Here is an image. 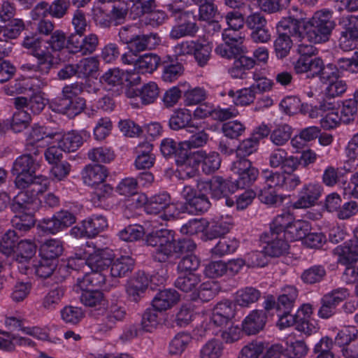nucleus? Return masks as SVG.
<instances>
[{
  "instance_id": "nucleus-1",
  "label": "nucleus",
  "mask_w": 358,
  "mask_h": 358,
  "mask_svg": "<svg viewBox=\"0 0 358 358\" xmlns=\"http://www.w3.org/2000/svg\"><path fill=\"white\" fill-rule=\"evenodd\" d=\"M145 243L155 249L152 257L159 263L169 262L173 257L179 258L182 254L192 252L196 244L189 238H175V231L168 229L153 231L145 236Z\"/></svg>"
},
{
  "instance_id": "nucleus-2",
  "label": "nucleus",
  "mask_w": 358,
  "mask_h": 358,
  "mask_svg": "<svg viewBox=\"0 0 358 358\" xmlns=\"http://www.w3.org/2000/svg\"><path fill=\"white\" fill-rule=\"evenodd\" d=\"M83 290L80 301L83 305L98 310L103 309L101 316L97 318V331L107 333L114 329L118 322L123 321L127 314L124 306L111 303L106 308L107 301L102 292L94 289Z\"/></svg>"
},
{
  "instance_id": "nucleus-3",
  "label": "nucleus",
  "mask_w": 358,
  "mask_h": 358,
  "mask_svg": "<svg viewBox=\"0 0 358 358\" xmlns=\"http://www.w3.org/2000/svg\"><path fill=\"white\" fill-rule=\"evenodd\" d=\"M331 10L324 8L316 11L304 27V36L313 43H322L328 41L336 22Z\"/></svg>"
},
{
  "instance_id": "nucleus-4",
  "label": "nucleus",
  "mask_w": 358,
  "mask_h": 358,
  "mask_svg": "<svg viewBox=\"0 0 358 358\" xmlns=\"http://www.w3.org/2000/svg\"><path fill=\"white\" fill-rule=\"evenodd\" d=\"M120 41L127 45V49L141 52L155 49L161 42L157 33L144 34L135 24L122 27L118 33Z\"/></svg>"
},
{
  "instance_id": "nucleus-5",
  "label": "nucleus",
  "mask_w": 358,
  "mask_h": 358,
  "mask_svg": "<svg viewBox=\"0 0 358 358\" xmlns=\"http://www.w3.org/2000/svg\"><path fill=\"white\" fill-rule=\"evenodd\" d=\"M35 182H32L19 192L13 199L10 208L13 213L23 211L34 212L38 207L40 200L38 195L47 191L50 185V180L48 178H38Z\"/></svg>"
},
{
  "instance_id": "nucleus-6",
  "label": "nucleus",
  "mask_w": 358,
  "mask_h": 358,
  "mask_svg": "<svg viewBox=\"0 0 358 358\" xmlns=\"http://www.w3.org/2000/svg\"><path fill=\"white\" fill-rule=\"evenodd\" d=\"M36 157L34 153L25 152L14 161L11 172L16 176L15 184L18 189H24L35 182L38 178H46L42 175H36V171L40 168V164L35 158Z\"/></svg>"
},
{
  "instance_id": "nucleus-7",
  "label": "nucleus",
  "mask_w": 358,
  "mask_h": 358,
  "mask_svg": "<svg viewBox=\"0 0 358 358\" xmlns=\"http://www.w3.org/2000/svg\"><path fill=\"white\" fill-rule=\"evenodd\" d=\"M205 189H195L189 185H185L181 192V196L185 199L184 203H180L181 213L191 215H199L206 212L210 207V202Z\"/></svg>"
},
{
  "instance_id": "nucleus-8",
  "label": "nucleus",
  "mask_w": 358,
  "mask_h": 358,
  "mask_svg": "<svg viewBox=\"0 0 358 358\" xmlns=\"http://www.w3.org/2000/svg\"><path fill=\"white\" fill-rule=\"evenodd\" d=\"M201 164L202 172L206 175L212 174L219 169L221 164V158L216 152L207 154L205 151L197 150L189 158L185 169V176L182 178H191L196 173V168Z\"/></svg>"
},
{
  "instance_id": "nucleus-9",
  "label": "nucleus",
  "mask_w": 358,
  "mask_h": 358,
  "mask_svg": "<svg viewBox=\"0 0 358 358\" xmlns=\"http://www.w3.org/2000/svg\"><path fill=\"white\" fill-rule=\"evenodd\" d=\"M141 76L131 71H124L117 69H109L101 78V81L105 85L108 91L119 94L124 83L129 85H138Z\"/></svg>"
},
{
  "instance_id": "nucleus-10",
  "label": "nucleus",
  "mask_w": 358,
  "mask_h": 358,
  "mask_svg": "<svg viewBox=\"0 0 358 358\" xmlns=\"http://www.w3.org/2000/svg\"><path fill=\"white\" fill-rule=\"evenodd\" d=\"M56 134L55 131L48 127L34 124L27 133L24 151L34 153L35 156H38L48 143L46 139L52 140Z\"/></svg>"
},
{
  "instance_id": "nucleus-11",
  "label": "nucleus",
  "mask_w": 358,
  "mask_h": 358,
  "mask_svg": "<svg viewBox=\"0 0 358 358\" xmlns=\"http://www.w3.org/2000/svg\"><path fill=\"white\" fill-rule=\"evenodd\" d=\"M349 295L350 292L345 287H338L325 294L320 299L317 316L324 320L329 319L336 313L337 306Z\"/></svg>"
},
{
  "instance_id": "nucleus-12",
  "label": "nucleus",
  "mask_w": 358,
  "mask_h": 358,
  "mask_svg": "<svg viewBox=\"0 0 358 358\" xmlns=\"http://www.w3.org/2000/svg\"><path fill=\"white\" fill-rule=\"evenodd\" d=\"M197 15L194 10H187L176 18L177 23L170 31V37L179 39L183 37H194L199 31Z\"/></svg>"
},
{
  "instance_id": "nucleus-13",
  "label": "nucleus",
  "mask_w": 358,
  "mask_h": 358,
  "mask_svg": "<svg viewBox=\"0 0 358 358\" xmlns=\"http://www.w3.org/2000/svg\"><path fill=\"white\" fill-rule=\"evenodd\" d=\"M197 187L205 189L215 199H220L237 190L235 182L220 176H214L208 181L199 182Z\"/></svg>"
},
{
  "instance_id": "nucleus-14",
  "label": "nucleus",
  "mask_w": 358,
  "mask_h": 358,
  "mask_svg": "<svg viewBox=\"0 0 358 358\" xmlns=\"http://www.w3.org/2000/svg\"><path fill=\"white\" fill-rule=\"evenodd\" d=\"M262 177L270 186H276L277 189L283 191H293L301 183L300 177L291 172L280 173L266 170L263 171Z\"/></svg>"
},
{
  "instance_id": "nucleus-15",
  "label": "nucleus",
  "mask_w": 358,
  "mask_h": 358,
  "mask_svg": "<svg viewBox=\"0 0 358 358\" xmlns=\"http://www.w3.org/2000/svg\"><path fill=\"white\" fill-rule=\"evenodd\" d=\"M323 192L321 184L317 182L305 183L298 192L297 200L291 203L293 209L307 208L315 206Z\"/></svg>"
},
{
  "instance_id": "nucleus-16",
  "label": "nucleus",
  "mask_w": 358,
  "mask_h": 358,
  "mask_svg": "<svg viewBox=\"0 0 358 358\" xmlns=\"http://www.w3.org/2000/svg\"><path fill=\"white\" fill-rule=\"evenodd\" d=\"M263 250L267 256L278 257L288 252L289 245L286 236H281L278 233L270 231L264 232L260 236Z\"/></svg>"
},
{
  "instance_id": "nucleus-17",
  "label": "nucleus",
  "mask_w": 358,
  "mask_h": 358,
  "mask_svg": "<svg viewBox=\"0 0 358 358\" xmlns=\"http://www.w3.org/2000/svg\"><path fill=\"white\" fill-rule=\"evenodd\" d=\"M313 306L309 303L301 304L294 315L295 329L307 336L317 331L318 327L313 319Z\"/></svg>"
},
{
  "instance_id": "nucleus-18",
  "label": "nucleus",
  "mask_w": 358,
  "mask_h": 358,
  "mask_svg": "<svg viewBox=\"0 0 358 358\" xmlns=\"http://www.w3.org/2000/svg\"><path fill=\"white\" fill-rule=\"evenodd\" d=\"M36 59V64L25 63L20 66V69L27 74L29 78H27L29 83H34V87H36V81H32L35 79H43L46 83L47 80L43 77L48 76L53 67L54 60L52 59Z\"/></svg>"
},
{
  "instance_id": "nucleus-19",
  "label": "nucleus",
  "mask_w": 358,
  "mask_h": 358,
  "mask_svg": "<svg viewBox=\"0 0 358 358\" xmlns=\"http://www.w3.org/2000/svg\"><path fill=\"white\" fill-rule=\"evenodd\" d=\"M153 280V278H149L143 271H138L126 285V293L130 301L138 302L143 296L149 282Z\"/></svg>"
},
{
  "instance_id": "nucleus-20",
  "label": "nucleus",
  "mask_w": 358,
  "mask_h": 358,
  "mask_svg": "<svg viewBox=\"0 0 358 358\" xmlns=\"http://www.w3.org/2000/svg\"><path fill=\"white\" fill-rule=\"evenodd\" d=\"M234 224L231 217H217L214 219L203 231L201 239L203 241H211L227 234Z\"/></svg>"
},
{
  "instance_id": "nucleus-21",
  "label": "nucleus",
  "mask_w": 358,
  "mask_h": 358,
  "mask_svg": "<svg viewBox=\"0 0 358 358\" xmlns=\"http://www.w3.org/2000/svg\"><path fill=\"white\" fill-rule=\"evenodd\" d=\"M22 45L28 50L29 55L34 57L53 60L55 59L52 53L48 50V47L45 45L43 41L37 34H27L24 37Z\"/></svg>"
},
{
  "instance_id": "nucleus-22",
  "label": "nucleus",
  "mask_w": 358,
  "mask_h": 358,
  "mask_svg": "<svg viewBox=\"0 0 358 358\" xmlns=\"http://www.w3.org/2000/svg\"><path fill=\"white\" fill-rule=\"evenodd\" d=\"M266 321V312L264 310H253L242 322L243 331L248 336L255 335L264 329Z\"/></svg>"
},
{
  "instance_id": "nucleus-23",
  "label": "nucleus",
  "mask_w": 358,
  "mask_h": 358,
  "mask_svg": "<svg viewBox=\"0 0 358 358\" xmlns=\"http://www.w3.org/2000/svg\"><path fill=\"white\" fill-rule=\"evenodd\" d=\"M33 81H36V87H34V83H29V81L24 77L18 78L5 85L2 90L6 95L13 96L24 94L27 91L34 92L46 85V82L43 79H35Z\"/></svg>"
},
{
  "instance_id": "nucleus-24",
  "label": "nucleus",
  "mask_w": 358,
  "mask_h": 358,
  "mask_svg": "<svg viewBox=\"0 0 358 358\" xmlns=\"http://www.w3.org/2000/svg\"><path fill=\"white\" fill-rule=\"evenodd\" d=\"M90 138V133L85 129L72 130L64 134L58 144L64 152H73L78 150Z\"/></svg>"
},
{
  "instance_id": "nucleus-25",
  "label": "nucleus",
  "mask_w": 358,
  "mask_h": 358,
  "mask_svg": "<svg viewBox=\"0 0 358 358\" xmlns=\"http://www.w3.org/2000/svg\"><path fill=\"white\" fill-rule=\"evenodd\" d=\"M209 135L204 130L199 131L192 134L188 140L182 141L180 152H179V162H189V158L194 153L192 148H199L204 146L208 141Z\"/></svg>"
},
{
  "instance_id": "nucleus-26",
  "label": "nucleus",
  "mask_w": 358,
  "mask_h": 358,
  "mask_svg": "<svg viewBox=\"0 0 358 358\" xmlns=\"http://www.w3.org/2000/svg\"><path fill=\"white\" fill-rule=\"evenodd\" d=\"M85 103L84 98L58 99L51 103L50 107L57 113L76 116L83 112L85 108Z\"/></svg>"
},
{
  "instance_id": "nucleus-27",
  "label": "nucleus",
  "mask_w": 358,
  "mask_h": 358,
  "mask_svg": "<svg viewBox=\"0 0 358 358\" xmlns=\"http://www.w3.org/2000/svg\"><path fill=\"white\" fill-rule=\"evenodd\" d=\"M36 252V245L30 240H22L17 243L16 250L15 251V261L21 264L18 268L22 273H27L29 266L26 265L35 256Z\"/></svg>"
},
{
  "instance_id": "nucleus-28",
  "label": "nucleus",
  "mask_w": 358,
  "mask_h": 358,
  "mask_svg": "<svg viewBox=\"0 0 358 358\" xmlns=\"http://www.w3.org/2000/svg\"><path fill=\"white\" fill-rule=\"evenodd\" d=\"M299 297V289L294 285H285L277 299L276 311L291 313Z\"/></svg>"
},
{
  "instance_id": "nucleus-29",
  "label": "nucleus",
  "mask_w": 358,
  "mask_h": 358,
  "mask_svg": "<svg viewBox=\"0 0 358 358\" xmlns=\"http://www.w3.org/2000/svg\"><path fill=\"white\" fill-rule=\"evenodd\" d=\"M304 22L302 17H294L288 16L283 17L277 24L278 34L285 33L290 36L304 38L303 29H304Z\"/></svg>"
},
{
  "instance_id": "nucleus-30",
  "label": "nucleus",
  "mask_w": 358,
  "mask_h": 358,
  "mask_svg": "<svg viewBox=\"0 0 358 358\" xmlns=\"http://www.w3.org/2000/svg\"><path fill=\"white\" fill-rule=\"evenodd\" d=\"M169 126L174 131L186 129L187 131L193 132L192 129H196L192 123L191 110L185 108L173 110L169 120Z\"/></svg>"
},
{
  "instance_id": "nucleus-31",
  "label": "nucleus",
  "mask_w": 358,
  "mask_h": 358,
  "mask_svg": "<svg viewBox=\"0 0 358 358\" xmlns=\"http://www.w3.org/2000/svg\"><path fill=\"white\" fill-rule=\"evenodd\" d=\"M108 175V169L100 164H88L82 171L83 182L92 187L105 182Z\"/></svg>"
},
{
  "instance_id": "nucleus-32",
  "label": "nucleus",
  "mask_w": 358,
  "mask_h": 358,
  "mask_svg": "<svg viewBox=\"0 0 358 358\" xmlns=\"http://www.w3.org/2000/svg\"><path fill=\"white\" fill-rule=\"evenodd\" d=\"M181 146L182 141L178 143L171 138H164L160 144V151L162 155L166 158L174 157L179 172L185 171L187 164L186 159L184 160L185 162H179L178 157ZM180 174L182 175L181 173Z\"/></svg>"
},
{
  "instance_id": "nucleus-33",
  "label": "nucleus",
  "mask_w": 358,
  "mask_h": 358,
  "mask_svg": "<svg viewBox=\"0 0 358 358\" xmlns=\"http://www.w3.org/2000/svg\"><path fill=\"white\" fill-rule=\"evenodd\" d=\"M333 254L337 257V262L343 266L358 262V249L349 241L337 245Z\"/></svg>"
},
{
  "instance_id": "nucleus-34",
  "label": "nucleus",
  "mask_w": 358,
  "mask_h": 358,
  "mask_svg": "<svg viewBox=\"0 0 358 358\" xmlns=\"http://www.w3.org/2000/svg\"><path fill=\"white\" fill-rule=\"evenodd\" d=\"M180 299L179 294L173 289L159 291L152 301V306L159 312L166 310L174 306Z\"/></svg>"
},
{
  "instance_id": "nucleus-35",
  "label": "nucleus",
  "mask_w": 358,
  "mask_h": 358,
  "mask_svg": "<svg viewBox=\"0 0 358 358\" xmlns=\"http://www.w3.org/2000/svg\"><path fill=\"white\" fill-rule=\"evenodd\" d=\"M255 66V60L253 58L241 55L234 59L228 72L233 78L243 79Z\"/></svg>"
},
{
  "instance_id": "nucleus-36",
  "label": "nucleus",
  "mask_w": 358,
  "mask_h": 358,
  "mask_svg": "<svg viewBox=\"0 0 358 358\" xmlns=\"http://www.w3.org/2000/svg\"><path fill=\"white\" fill-rule=\"evenodd\" d=\"M107 273L91 271V272L87 273L82 278H78L77 284L81 289H99L105 285Z\"/></svg>"
},
{
  "instance_id": "nucleus-37",
  "label": "nucleus",
  "mask_w": 358,
  "mask_h": 358,
  "mask_svg": "<svg viewBox=\"0 0 358 358\" xmlns=\"http://www.w3.org/2000/svg\"><path fill=\"white\" fill-rule=\"evenodd\" d=\"M171 196L167 192H162L150 196L145 203V210L148 214L157 215L169 204Z\"/></svg>"
},
{
  "instance_id": "nucleus-38",
  "label": "nucleus",
  "mask_w": 358,
  "mask_h": 358,
  "mask_svg": "<svg viewBox=\"0 0 358 358\" xmlns=\"http://www.w3.org/2000/svg\"><path fill=\"white\" fill-rule=\"evenodd\" d=\"M161 63V58L156 54L145 53L139 57L134 73L139 74L152 73Z\"/></svg>"
},
{
  "instance_id": "nucleus-39",
  "label": "nucleus",
  "mask_w": 358,
  "mask_h": 358,
  "mask_svg": "<svg viewBox=\"0 0 358 358\" xmlns=\"http://www.w3.org/2000/svg\"><path fill=\"white\" fill-rule=\"evenodd\" d=\"M63 241L57 238H50L41 245L39 255L41 257L57 262V259L63 253Z\"/></svg>"
},
{
  "instance_id": "nucleus-40",
  "label": "nucleus",
  "mask_w": 358,
  "mask_h": 358,
  "mask_svg": "<svg viewBox=\"0 0 358 358\" xmlns=\"http://www.w3.org/2000/svg\"><path fill=\"white\" fill-rule=\"evenodd\" d=\"M110 273L112 277L122 278L130 273L134 266V259L128 255H122L110 264Z\"/></svg>"
},
{
  "instance_id": "nucleus-41",
  "label": "nucleus",
  "mask_w": 358,
  "mask_h": 358,
  "mask_svg": "<svg viewBox=\"0 0 358 358\" xmlns=\"http://www.w3.org/2000/svg\"><path fill=\"white\" fill-rule=\"evenodd\" d=\"M162 79L166 83H173L183 73L184 67L177 59L164 61L162 64Z\"/></svg>"
},
{
  "instance_id": "nucleus-42",
  "label": "nucleus",
  "mask_w": 358,
  "mask_h": 358,
  "mask_svg": "<svg viewBox=\"0 0 358 358\" xmlns=\"http://www.w3.org/2000/svg\"><path fill=\"white\" fill-rule=\"evenodd\" d=\"M86 231L90 238L96 237L108 227L106 217L101 214H92L83 220Z\"/></svg>"
},
{
  "instance_id": "nucleus-43",
  "label": "nucleus",
  "mask_w": 358,
  "mask_h": 358,
  "mask_svg": "<svg viewBox=\"0 0 358 358\" xmlns=\"http://www.w3.org/2000/svg\"><path fill=\"white\" fill-rule=\"evenodd\" d=\"M294 220L292 213L289 211H284L277 215L270 223L268 231L278 233L281 236H286L288 227H289Z\"/></svg>"
},
{
  "instance_id": "nucleus-44",
  "label": "nucleus",
  "mask_w": 358,
  "mask_h": 358,
  "mask_svg": "<svg viewBox=\"0 0 358 358\" xmlns=\"http://www.w3.org/2000/svg\"><path fill=\"white\" fill-rule=\"evenodd\" d=\"M227 94L232 99L233 103L237 106H246L251 104L257 95L251 85L249 87H244L236 91L230 90Z\"/></svg>"
},
{
  "instance_id": "nucleus-45",
  "label": "nucleus",
  "mask_w": 358,
  "mask_h": 358,
  "mask_svg": "<svg viewBox=\"0 0 358 358\" xmlns=\"http://www.w3.org/2000/svg\"><path fill=\"white\" fill-rule=\"evenodd\" d=\"M239 247V241L236 238H222L211 249L213 256L222 257L234 253Z\"/></svg>"
},
{
  "instance_id": "nucleus-46",
  "label": "nucleus",
  "mask_w": 358,
  "mask_h": 358,
  "mask_svg": "<svg viewBox=\"0 0 358 358\" xmlns=\"http://www.w3.org/2000/svg\"><path fill=\"white\" fill-rule=\"evenodd\" d=\"M327 275L324 266L315 264L303 270L301 275L302 282L307 285L320 283L324 280Z\"/></svg>"
},
{
  "instance_id": "nucleus-47",
  "label": "nucleus",
  "mask_w": 358,
  "mask_h": 358,
  "mask_svg": "<svg viewBox=\"0 0 358 358\" xmlns=\"http://www.w3.org/2000/svg\"><path fill=\"white\" fill-rule=\"evenodd\" d=\"M310 224L308 221L302 220H294L291 226L287 231V239L290 241L304 240L308 232L310 230Z\"/></svg>"
},
{
  "instance_id": "nucleus-48",
  "label": "nucleus",
  "mask_w": 358,
  "mask_h": 358,
  "mask_svg": "<svg viewBox=\"0 0 358 358\" xmlns=\"http://www.w3.org/2000/svg\"><path fill=\"white\" fill-rule=\"evenodd\" d=\"M78 260L84 261L92 271L108 272V267L111 264L110 259L103 257L99 250L90 254L85 260L82 259Z\"/></svg>"
},
{
  "instance_id": "nucleus-49",
  "label": "nucleus",
  "mask_w": 358,
  "mask_h": 358,
  "mask_svg": "<svg viewBox=\"0 0 358 358\" xmlns=\"http://www.w3.org/2000/svg\"><path fill=\"white\" fill-rule=\"evenodd\" d=\"M201 280V275L195 273H185L179 274L174 285L182 292H189L196 287Z\"/></svg>"
},
{
  "instance_id": "nucleus-50",
  "label": "nucleus",
  "mask_w": 358,
  "mask_h": 358,
  "mask_svg": "<svg viewBox=\"0 0 358 358\" xmlns=\"http://www.w3.org/2000/svg\"><path fill=\"white\" fill-rule=\"evenodd\" d=\"M261 294L259 289L253 287H246L237 291L236 301L241 307H249L260 299Z\"/></svg>"
},
{
  "instance_id": "nucleus-51",
  "label": "nucleus",
  "mask_w": 358,
  "mask_h": 358,
  "mask_svg": "<svg viewBox=\"0 0 358 358\" xmlns=\"http://www.w3.org/2000/svg\"><path fill=\"white\" fill-rule=\"evenodd\" d=\"M322 63L320 57L308 58L299 56V58L294 62V69L296 73H303L310 71L313 76H315V71Z\"/></svg>"
},
{
  "instance_id": "nucleus-52",
  "label": "nucleus",
  "mask_w": 358,
  "mask_h": 358,
  "mask_svg": "<svg viewBox=\"0 0 358 358\" xmlns=\"http://www.w3.org/2000/svg\"><path fill=\"white\" fill-rule=\"evenodd\" d=\"M208 97V92L201 87H189L183 92L182 99L185 106L200 104Z\"/></svg>"
},
{
  "instance_id": "nucleus-53",
  "label": "nucleus",
  "mask_w": 358,
  "mask_h": 358,
  "mask_svg": "<svg viewBox=\"0 0 358 358\" xmlns=\"http://www.w3.org/2000/svg\"><path fill=\"white\" fill-rule=\"evenodd\" d=\"M351 24L352 22L345 31L341 32L338 40L340 48L345 52L355 49L357 45L358 30Z\"/></svg>"
},
{
  "instance_id": "nucleus-54",
  "label": "nucleus",
  "mask_w": 358,
  "mask_h": 358,
  "mask_svg": "<svg viewBox=\"0 0 358 358\" xmlns=\"http://www.w3.org/2000/svg\"><path fill=\"white\" fill-rule=\"evenodd\" d=\"M293 42L291 36L285 33L278 34L273 41V48L275 56L282 59L288 56L292 47Z\"/></svg>"
},
{
  "instance_id": "nucleus-55",
  "label": "nucleus",
  "mask_w": 358,
  "mask_h": 358,
  "mask_svg": "<svg viewBox=\"0 0 358 358\" xmlns=\"http://www.w3.org/2000/svg\"><path fill=\"white\" fill-rule=\"evenodd\" d=\"M65 289L62 286L57 285L51 288L44 296L42 300V306L45 309L52 310L61 302L64 295Z\"/></svg>"
},
{
  "instance_id": "nucleus-56",
  "label": "nucleus",
  "mask_w": 358,
  "mask_h": 358,
  "mask_svg": "<svg viewBox=\"0 0 358 358\" xmlns=\"http://www.w3.org/2000/svg\"><path fill=\"white\" fill-rule=\"evenodd\" d=\"M265 186L260 189L258 198L260 201L270 206H276L282 202V199L277 194L276 186H270L265 180Z\"/></svg>"
},
{
  "instance_id": "nucleus-57",
  "label": "nucleus",
  "mask_w": 358,
  "mask_h": 358,
  "mask_svg": "<svg viewBox=\"0 0 358 358\" xmlns=\"http://www.w3.org/2000/svg\"><path fill=\"white\" fill-rule=\"evenodd\" d=\"M224 345L222 341L212 338L206 342L200 350V358H220L223 354Z\"/></svg>"
},
{
  "instance_id": "nucleus-58",
  "label": "nucleus",
  "mask_w": 358,
  "mask_h": 358,
  "mask_svg": "<svg viewBox=\"0 0 358 358\" xmlns=\"http://www.w3.org/2000/svg\"><path fill=\"white\" fill-rule=\"evenodd\" d=\"M292 131V127L287 124L279 125L271 131L270 141L276 146H282L290 140Z\"/></svg>"
},
{
  "instance_id": "nucleus-59",
  "label": "nucleus",
  "mask_w": 358,
  "mask_h": 358,
  "mask_svg": "<svg viewBox=\"0 0 358 358\" xmlns=\"http://www.w3.org/2000/svg\"><path fill=\"white\" fill-rule=\"evenodd\" d=\"M16 215L11 220L12 225L19 231H27L34 226V218L32 211L15 213Z\"/></svg>"
},
{
  "instance_id": "nucleus-60",
  "label": "nucleus",
  "mask_w": 358,
  "mask_h": 358,
  "mask_svg": "<svg viewBox=\"0 0 358 358\" xmlns=\"http://www.w3.org/2000/svg\"><path fill=\"white\" fill-rule=\"evenodd\" d=\"M192 337L189 334L180 332L171 341L169 345V352L171 355H181L190 343Z\"/></svg>"
},
{
  "instance_id": "nucleus-61",
  "label": "nucleus",
  "mask_w": 358,
  "mask_h": 358,
  "mask_svg": "<svg viewBox=\"0 0 358 358\" xmlns=\"http://www.w3.org/2000/svg\"><path fill=\"white\" fill-rule=\"evenodd\" d=\"M315 76H319L320 80L325 84L335 81L341 76L336 64H328L325 66L322 59L318 71L315 72Z\"/></svg>"
},
{
  "instance_id": "nucleus-62",
  "label": "nucleus",
  "mask_w": 358,
  "mask_h": 358,
  "mask_svg": "<svg viewBox=\"0 0 358 358\" xmlns=\"http://www.w3.org/2000/svg\"><path fill=\"white\" fill-rule=\"evenodd\" d=\"M144 228L138 224H129L120 230L117 236L125 242H135L141 240L144 236Z\"/></svg>"
},
{
  "instance_id": "nucleus-63",
  "label": "nucleus",
  "mask_w": 358,
  "mask_h": 358,
  "mask_svg": "<svg viewBox=\"0 0 358 358\" xmlns=\"http://www.w3.org/2000/svg\"><path fill=\"white\" fill-rule=\"evenodd\" d=\"M31 121L29 113L24 110H16L8 120L9 129L15 133H20L26 129Z\"/></svg>"
},
{
  "instance_id": "nucleus-64",
  "label": "nucleus",
  "mask_w": 358,
  "mask_h": 358,
  "mask_svg": "<svg viewBox=\"0 0 358 358\" xmlns=\"http://www.w3.org/2000/svg\"><path fill=\"white\" fill-rule=\"evenodd\" d=\"M358 338V330L355 326H346L338 332L335 338V344L339 347L354 343Z\"/></svg>"
}]
</instances>
